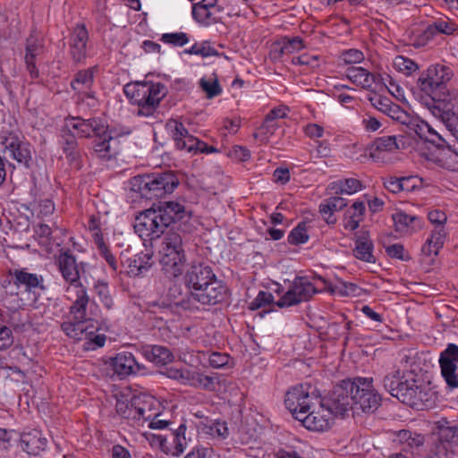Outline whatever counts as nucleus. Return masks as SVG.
<instances>
[{
  "label": "nucleus",
  "mask_w": 458,
  "mask_h": 458,
  "mask_svg": "<svg viewBox=\"0 0 458 458\" xmlns=\"http://www.w3.org/2000/svg\"><path fill=\"white\" fill-rule=\"evenodd\" d=\"M438 362L447 386L450 389L458 388V345L448 344L440 352Z\"/></svg>",
  "instance_id": "17"
},
{
  "label": "nucleus",
  "mask_w": 458,
  "mask_h": 458,
  "mask_svg": "<svg viewBox=\"0 0 458 458\" xmlns=\"http://www.w3.org/2000/svg\"><path fill=\"white\" fill-rule=\"evenodd\" d=\"M89 31L85 24H77L69 37V53L73 63L83 64L87 58Z\"/></svg>",
  "instance_id": "20"
},
{
  "label": "nucleus",
  "mask_w": 458,
  "mask_h": 458,
  "mask_svg": "<svg viewBox=\"0 0 458 458\" xmlns=\"http://www.w3.org/2000/svg\"><path fill=\"white\" fill-rule=\"evenodd\" d=\"M160 40L174 47H182L189 42V38L184 32L165 33Z\"/></svg>",
  "instance_id": "52"
},
{
  "label": "nucleus",
  "mask_w": 458,
  "mask_h": 458,
  "mask_svg": "<svg viewBox=\"0 0 458 458\" xmlns=\"http://www.w3.org/2000/svg\"><path fill=\"white\" fill-rule=\"evenodd\" d=\"M453 75V71L446 65H431L418 79V86L442 109H451L458 104V94L447 88Z\"/></svg>",
  "instance_id": "3"
},
{
  "label": "nucleus",
  "mask_w": 458,
  "mask_h": 458,
  "mask_svg": "<svg viewBox=\"0 0 458 458\" xmlns=\"http://www.w3.org/2000/svg\"><path fill=\"white\" fill-rule=\"evenodd\" d=\"M286 305V293L284 294L278 301H274V296L269 292L260 291L257 297L250 303L249 308L251 310H256L260 308L269 306H277L283 308Z\"/></svg>",
  "instance_id": "43"
},
{
  "label": "nucleus",
  "mask_w": 458,
  "mask_h": 458,
  "mask_svg": "<svg viewBox=\"0 0 458 458\" xmlns=\"http://www.w3.org/2000/svg\"><path fill=\"white\" fill-rule=\"evenodd\" d=\"M76 300L70 307V313L74 319H86L87 307L89 301L86 288L82 286L76 287Z\"/></svg>",
  "instance_id": "39"
},
{
  "label": "nucleus",
  "mask_w": 458,
  "mask_h": 458,
  "mask_svg": "<svg viewBox=\"0 0 458 458\" xmlns=\"http://www.w3.org/2000/svg\"><path fill=\"white\" fill-rule=\"evenodd\" d=\"M143 356L157 366H165L171 363L174 359V353L165 346L150 345L143 348Z\"/></svg>",
  "instance_id": "31"
},
{
  "label": "nucleus",
  "mask_w": 458,
  "mask_h": 458,
  "mask_svg": "<svg viewBox=\"0 0 458 458\" xmlns=\"http://www.w3.org/2000/svg\"><path fill=\"white\" fill-rule=\"evenodd\" d=\"M398 148L395 136L377 138L369 147V157L373 160L379 159L382 152H393Z\"/></svg>",
  "instance_id": "36"
},
{
  "label": "nucleus",
  "mask_w": 458,
  "mask_h": 458,
  "mask_svg": "<svg viewBox=\"0 0 458 458\" xmlns=\"http://www.w3.org/2000/svg\"><path fill=\"white\" fill-rule=\"evenodd\" d=\"M346 77L357 86L373 91L372 86L375 82V79L372 73L363 67L352 66L348 68L346 70Z\"/></svg>",
  "instance_id": "37"
},
{
  "label": "nucleus",
  "mask_w": 458,
  "mask_h": 458,
  "mask_svg": "<svg viewBox=\"0 0 458 458\" xmlns=\"http://www.w3.org/2000/svg\"><path fill=\"white\" fill-rule=\"evenodd\" d=\"M353 383L352 410L366 413L377 411L382 399L373 386V378L356 377L353 378Z\"/></svg>",
  "instance_id": "11"
},
{
  "label": "nucleus",
  "mask_w": 458,
  "mask_h": 458,
  "mask_svg": "<svg viewBox=\"0 0 458 458\" xmlns=\"http://www.w3.org/2000/svg\"><path fill=\"white\" fill-rule=\"evenodd\" d=\"M166 129L169 131L177 149L186 150L193 155L217 152L215 147L208 146L206 142L190 134L184 125L176 120H169L166 123Z\"/></svg>",
  "instance_id": "12"
},
{
  "label": "nucleus",
  "mask_w": 458,
  "mask_h": 458,
  "mask_svg": "<svg viewBox=\"0 0 458 458\" xmlns=\"http://www.w3.org/2000/svg\"><path fill=\"white\" fill-rule=\"evenodd\" d=\"M87 319H74L64 321L61 324L62 331L70 338L75 340H82L89 335H91L93 331H89V327L86 326Z\"/></svg>",
  "instance_id": "34"
},
{
  "label": "nucleus",
  "mask_w": 458,
  "mask_h": 458,
  "mask_svg": "<svg viewBox=\"0 0 458 458\" xmlns=\"http://www.w3.org/2000/svg\"><path fill=\"white\" fill-rule=\"evenodd\" d=\"M9 284H13L17 289L23 288L25 292L31 293L37 289L46 290L42 276L30 273L26 268H13L8 271Z\"/></svg>",
  "instance_id": "19"
},
{
  "label": "nucleus",
  "mask_w": 458,
  "mask_h": 458,
  "mask_svg": "<svg viewBox=\"0 0 458 458\" xmlns=\"http://www.w3.org/2000/svg\"><path fill=\"white\" fill-rule=\"evenodd\" d=\"M134 229L140 238L150 240L159 238L165 233L152 207L136 217Z\"/></svg>",
  "instance_id": "18"
},
{
  "label": "nucleus",
  "mask_w": 458,
  "mask_h": 458,
  "mask_svg": "<svg viewBox=\"0 0 458 458\" xmlns=\"http://www.w3.org/2000/svg\"><path fill=\"white\" fill-rule=\"evenodd\" d=\"M212 75L214 76L213 79L208 80L202 78L199 81V87L206 93L208 98H213L222 93V88L219 84L217 75L216 73Z\"/></svg>",
  "instance_id": "49"
},
{
  "label": "nucleus",
  "mask_w": 458,
  "mask_h": 458,
  "mask_svg": "<svg viewBox=\"0 0 458 458\" xmlns=\"http://www.w3.org/2000/svg\"><path fill=\"white\" fill-rule=\"evenodd\" d=\"M19 445L28 454L38 455L46 450L47 439L40 430L32 428L21 433Z\"/></svg>",
  "instance_id": "25"
},
{
  "label": "nucleus",
  "mask_w": 458,
  "mask_h": 458,
  "mask_svg": "<svg viewBox=\"0 0 458 458\" xmlns=\"http://www.w3.org/2000/svg\"><path fill=\"white\" fill-rule=\"evenodd\" d=\"M55 262L64 281L68 284L67 290L70 286H82L81 278L85 274L86 263L78 262L70 249H61L55 257Z\"/></svg>",
  "instance_id": "13"
},
{
  "label": "nucleus",
  "mask_w": 458,
  "mask_h": 458,
  "mask_svg": "<svg viewBox=\"0 0 458 458\" xmlns=\"http://www.w3.org/2000/svg\"><path fill=\"white\" fill-rule=\"evenodd\" d=\"M428 218L431 224L436 225H443L446 223L447 216L445 213L439 209H433L428 212Z\"/></svg>",
  "instance_id": "64"
},
{
  "label": "nucleus",
  "mask_w": 458,
  "mask_h": 458,
  "mask_svg": "<svg viewBox=\"0 0 458 458\" xmlns=\"http://www.w3.org/2000/svg\"><path fill=\"white\" fill-rule=\"evenodd\" d=\"M95 289L102 304L108 310L112 309L114 301L110 295L107 284L99 282L96 284Z\"/></svg>",
  "instance_id": "53"
},
{
  "label": "nucleus",
  "mask_w": 458,
  "mask_h": 458,
  "mask_svg": "<svg viewBox=\"0 0 458 458\" xmlns=\"http://www.w3.org/2000/svg\"><path fill=\"white\" fill-rule=\"evenodd\" d=\"M362 184L361 182L354 179L348 178L344 181H339L336 182H333L331 189L335 191V193H346V194H353L358 191L361 190Z\"/></svg>",
  "instance_id": "47"
},
{
  "label": "nucleus",
  "mask_w": 458,
  "mask_h": 458,
  "mask_svg": "<svg viewBox=\"0 0 458 458\" xmlns=\"http://www.w3.org/2000/svg\"><path fill=\"white\" fill-rule=\"evenodd\" d=\"M386 252L387 256L392 259H397L400 260L410 259L409 256H404V248L402 244L395 243L386 247Z\"/></svg>",
  "instance_id": "60"
},
{
  "label": "nucleus",
  "mask_w": 458,
  "mask_h": 458,
  "mask_svg": "<svg viewBox=\"0 0 458 458\" xmlns=\"http://www.w3.org/2000/svg\"><path fill=\"white\" fill-rule=\"evenodd\" d=\"M394 67L406 75H411L419 69L418 64L410 58L398 55L394 61Z\"/></svg>",
  "instance_id": "51"
},
{
  "label": "nucleus",
  "mask_w": 458,
  "mask_h": 458,
  "mask_svg": "<svg viewBox=\"0 0 458 458\" xmlns=\"http://www.w3.org/2000/svg\"><path fill=\"white\" fill-rule=\"evenodd\" d=\"M354 245L352 252L356 259L363 262L376 263V257L373 254L374 243L369 237V232H362L360 234L356 235Z\"/></svg>",
  "instance_id": "28"
},
{
  "label": "nucleus",
  "mask_w": 458,
  "mask_h": 458,
  "mask_svg": "<svg viewBox=\"0 0 458 458\" xmlns=\"http://www.w3.org/2000/svg\"><path fill=\"white\" fill-rule=\"evenodd\" d=\"M317 292L306 276H296L288 288V307L309 301Z\"/></svg>",
  "instance_id": "24"
},
{
  "label": "nucleus",
  "mask_w": 458,
  "mask_h": 458,
  "mask_svg": "<svg viewBox=\"0 0 458 458\" xmlns=\"http://www.w3.org/2000/svg\"><path fill=\"white\" fill-rule=\"evenodd\" d=\"M432 435L453 448L458 445V426L448 421L445 418L435 422Z\"/></svg>",
  "instance_id": "29"
},
{
  "label": "nucleus",
  "mask_w": 458,
  "mask_h": 458,
  "mask_svg": "<svg viewBox=\"0 0 458 458\" xmlns=\"http://www.w3.org/2000/svg\"><path fill=\"white\" fill-rule=\"evenodd\" d=\"M229 156L240 162L248 160L250 157V151L242 146H233L229 152Z\"/></svg>",
  "instance_id": "63"
},
{
  "label": "nucleus",
  "mask_w": 458,
  "mask_h": 458,
  "mask_svg": "<svg viewBox=\"0 0 458 458\" xmlns=\"http://www.w3.org/2000/svg\"><path fill=\"white\" fill-rule=\"evenodd\" d=\"M113 140L108 133V128L100 133L99 136H96L93 141V149L100 158L109 160L113 157L111 150L110 142Z\"/></svg>",
  "instance_id": "44"
},
{
  "label": "nucleus",
  "mask_w": 458,
  "mask_h": 458,
  "mask_svg": "<svg viewBox=\"0 0 458 458\" xmlns=\"http://www.w3.org/2000/svg\"><path fill=\"white\" fill-rule=\"evenodd\" d=\"M394 230L401 233H411L423 227V220L420 216L408 215L403 211H396L392 214Z\"/></svg>",
  "instance_id": "27"
},
{
  "label": "nucleus",
  "mask_w": 458,
  "mask_h": 458,
  "mask_svg": "<svg viewBox=\"0 0 458 458\" xmlns=\"http://www.w3.org/2000/svg\"><path fill=\"white\" fill-rule=\"evenodd\" d=\"M185 53L189 55H200L202 57L217 55L216 50L213 47L204 45L199 46L197 44L193 45L190 49H186Z\"/></svg>",
  "instance_id": "58"
},
{
  "label": "nucleus",
  "mask_w": 458,
  "mask_h": 458,
  "mask_svg": "<svg viewBox=\"0 0 458 458\" xmlns=\"http://www.w3.org/2000/svg\"><path fill=\"white\" fill-rule=\"evenodd\" d=\"M63 151L69 165L75 169H81L82 165L81 155L75 136L69 131L64 136Z\"/></svg>",
  "instance_id": "33"
},
{
  "label": "nucleus",
  "mask_w": 458,
  "mask_h": 458,
  "mask_svg": "<svg viewBox=\"0 0 458 458\" xmlns=\"http://www.w3.org/2000/svg\"><path fill=\"white\" fill-rule=\"evenodd\" d=\"M457 30V25L449 18H439L428 24L424 31L425 37L428 39L437 34L452 35Z\"/></svg>",
  "instance_id": "38"
},
{
  "label": "nucleus",
  "mask_w": 458,
  "mask_h": 458,
  "mask_svg": "<svg viewBox=\"0 0 458 458\" xmlns=\"http://www.w3.org/2000/svg\"><path fill=\"white\" fill-rule=\"evenodd\" d=\"M333 415H328L326 411L319 408V405L314 406L303 419V427L310 431L323 432L330 428Z\"/></svg>",
  "instance_id": "26"
},
{
  "label": "nucleus",
  "mask_w": 458,
  "mask_h": 458,
  "mask_svg": "<svg viewBox=\"0 0 458 458\" xmlns=\"http://www.w3.org/2000/svg\"><path fill=\"white\" fill-rule=\"evenodd\" d=\"M215 275L211 267L203 263L192 265L186 272L184 284L189 292H198L211 280H214Z\"/></svg>",
  "instance_id": "21"
},
{
  "label": "nucleus",
  "mask_w": 458,
  "mask_h": 458,
  "mask_svg": "<svg viewBox=\"0 0 458 458\" xmlns=\"http://www.w3.org/2000/svg\"><path fill=\"white\" fill-rule=\"evenodd\" d=\"M229 360L228 354L214 352L208 357V363L212 368L221 369L228 364Z\"/></svg>",
  "instance_id": "56"
},
{
  "label": "nucleus",
  "mask_w": 458,
  "mask_h": 458,
  "mask_svg": "<svg viewBox=\"0 0 458 458\" xmlns=\"http://www.w3.org/2000/svg\"><path fill=\"white\" fill-rule=\"evenodd\" d=\"M152 255L149 253L140 252L129 259V270L127 273L133 276L144 275L151 267Z\"/></svg>",
  "instance_id": "40"
},
{
  "label": "nucleus",
  "mask_w": 458,
  "mask_h": 458,
  "mask_svg": "<svg viewBox=\"0 0 458 458\" xmlns=\"http://www.w3.org/2000/svg\"><path fill=\"white\" fill-rule=\"evenodd\" d=\"M186 425L181 424L176 429L170 428L165 435H152L151 444L166 454L179 455L187 446Z\"/></svg>",
  "instance_id": "14"
},
{
  "label": "nucleus",
  "mask_w": 458,
  "mask_h": 458,
  "mask_svg": "<svg viewBox=\"0 0 458 458\" xmlns=\"http://www.w3.org/2000/svg\"><path fill=\"white\" fill-rule=\"evenodd\" d=\"M123 92L131 104L136 105L138 116L155 117L161 100L167 95V87L161 82L137 81L123 87Z\"/></svg>",
  "instance_id": "4"
},
{
  "label": "nucleus",
  "mask_w": 458,
  "mask_h": 458,
  "mask_svg": "<svg viewBox=\"0 0 458 458\" xmlns=\"http://www.w3.org/2000/svg\"><path fill=\"white\" fill-rule=\"evenodd\" d=\"M179 181L171 171L134 176L131 181V191L148 200L161 199L172 193Z\"/></svg>",
  "instance_id": "5"
},
{
  "label": "nucleus",
  "mask_w": 458,
  "mask_h": 458,
  "mask_svg": "<svg viewBox=\"0 0 458 458\" xmlns=\"http://www.w3.org/2000/svg\"><path fill=\"white\" fill-rule=\"evenodd\" d=\"M25 59L27 60H36L38 55H40L44 51V45L42 40L35 38L30 35L26 39V47H25Z\"/></svg>",
  "instance_id": "50"
},
{
  "label": "nucleus",
  "mask_w": 458,
  "mask_h": 458,
  "mask_svg": "<svg viewBox=\"0 0 458 458\" xmlns=\"http://www.w3.org/2000/svg\"><path fill=\"white\" fill-rule=\"evenodd\" d=\"M219 384L220 380L217 374L205 375L203 373L191 371L190 386L207 391H215Z\"/></svg>",
  "instance_id": "42"
},
{
  "label": "nucleus",
  "mask_w": 458,
  "mask_h": 458,
  "mask_svg": "<svg viewBox=\"0 0 458 458\" xmlns=\"http://www.w3.org/2000/svg\"><path fill=\"white\" fill-rule=\"evenodd\" d=\"M341 57L344 64H359L364 59V55L358 49H349L342 53Z\"/></svg>",
  "instance_id": "57"
},
{
  "label": "nucleus",
  "mask_w": 458,
  "mask_h": 458,
  "mask_svg": "<svg viewBox=\"0 0 458 458\" xmlns=\"http://www.w3.org/2000/svg\"><path fill=\"white\" fill-rule=\"evenodd\" d=\"M229 290L216 276L198 292H188L178 305L185 310H197L199 305H216L228 298Z\"/></svg>",
  "instance_id": "7"
},
{
  "label": "nucleus",
  "mask_w": 458,
  "mask_h": 458,
  "mask_svg": "<svg viewBox=\"0 0 458 458\" xmlns=\"http://www.w3.org/2000/svg\"><path fill=\"white\" fill-rule=\"evenodd\" d=\"M353 379L346 378L335 385L327 396H318L319 408L328 415H344L346 411L352 410L353 403Z\"/></svg>",
  "instance_id": "9"
},
{
  "label": "nucleus",
  "mask_w": 458,
  "mask_h": 458,
  "mask_svg": "<svg viewBox=\"0 0 458 458\" xmlns=\"http://www.w3.org/2000/svg\"><path fill=\"white\" fill-rule=\"evenodd\" d=\"M447 233L443 225H436L431 232L430 237L422 247L424 254L430 256L437 255L439 250L443 248L446 239Z\"/></svg>",
  "instance_id": "35"
},
{
  "label": "nucleus",
  "mask_w": 458,
  "mask_h": 458,
  "mask_svg": "<svg viewBox=\"0 0 458 458\" xmlns=\"http://www.w3.org/2000/svg\"><path fill=\"white\" fill-rule=\"evenodd\" d=\"M155 208L158 222L164 232L171 227L169 232L187 233L191 230V210L187 209L184 205L176 201H157L152 204Z\"/></svg>",
  "instance_id": "6"
},
{
  "label": "nucleus",
  "mask_w": 458,
  "mask_h": 458,
  "mask_svg": "<svg viewBox=\"0 0 458 458\" xmlns=\"http://www.w3.org/2000/svg\"><path fill=\"white\" fill-rule=\"evenodd\" d=\"M372 106L378 111L384 113L394 120L403 121V117L407 118V114L396 104H394L389 98L382 97H375L369 98Z\"/></svg>",
  "instance_id": "32"
},
{
  "label": "nucleus",
  "mask_w": 458,
  "mask_h": 458,
  "mask_svg": "<svg viewBox=\"0 0 458 458\" xmlns=\"http://www.w3.org/2000/svg\"><path fill=\"white\" fill-rule=\"evenodd\" d=\"M1 144L4 146V151L9 152L11 157L19 164L23 165L26 168L30 167L32 147L29 142L22 140L13 131H5L1 135Z\"/></svg>",
  "instance_id": "15"
},
{
  "label": "nucleus",
  "mask_w": 458,
  "mask_h": 458,
  "mask_svg": "<svg viewBox=\"0 0 458 458\" xmlns=\"http://www.w3.org/2000/svg\"><path fill=\"white\" fill-rule=\"evenodd\" d=\"M96 67H90L77 72L71 81V88L76 93L83 89H90L94 84V72Z\"/></svg>",
  "instance_id": "41"
},
{
  "label": "nucleus",
  "mask_w": 458,
  "mask_h": 458,
  "mask_svg": "<svg viewBox=\"0 0 458 458\" xmlns=\"http://www.w3.org/2000/svg\"><path fill=\"white\" fill-rule=\"evenodd\" d=\"M111 366L115 374L125 377L137 373H145L146 367L139 363L133 354L129 352H122L111 359Z\"/></svg>",
  "instance_id": "23"
},
{
  "label": "nucleus",
  "mask_w": 458,
  "mask_h": 458,
  "mask_svg": "<svg viewBox=\"0 0 458 458\" xmlns=\"http://www.w3.org/2000/svg\"><path fill=\"white\" fill-rule=\"evenodd\" d=\"M338 289L344 296H358L360 294V287L353 283L341 281Z\"/></svg>",
  "instance_id": "61"
},
{
  "label": "nucleus",
  "mask_w": 458,
  "mask_h": 458,
  "mask_svg": "<svg viewBox=\"0 0 458 458\" xmlns=\"http://www.w3.org/2000/svg\"><path fill=\"white\" fill-rule=\"evenodd\" d=\"M192 17L196 21L205 26H209L219 21V18L214 15L210 8L200 4H193Z\"/></svg>",
  "instance_id": "46"
},
{
  "label": "nucleus",
  "mask_w": 458,
  "mask_h": 458,
  "mask_svg": "<svg viewBox=\"0 0 458 458\" xmlns=\"http://www.w3.org/2000/svg\"><path fill=\"white\" fill-rule=\"evenodd\" d=\"M362 217H359L355 212L347 210L344 215V227L346 230L354 231L360 226Z\"/></svg>",
  "instance_id": "59"
},
{
  "label": "nucleus",
  "mask_w": 458,
  "mask_h": 458,
  "mask_svg": "<svg viewBox=\"0 0 458 458\" xmlns=\"http://www.w3.org/2000/svg\"><path fill=\"white\" fill-rule=\"evenodd\" d=\"M418 352L414 349L403 350L400 352V363L403 371L399 369L387 373L382 380L383 386L392 396L412 408H419L424 402L426 393L418 384L416 370Z\"/></svg>",
  "instance_id": "1"
},
{
  "label": "nucleus",
  "mask_w": 458,
  "mask_h": 458,
  "mask_svg": "<svg viewBox=\"0 0 458 458\" xmlns=\"http://www.w3.org/2000/svg\"><path fill=\"white\" fill-rule=\"evenodd\" d=\"M430 458H452L454 454V448L447 445L445 442L440 441L438 437L432 435V441L429 447Z\"/></svg>",
  "instance_id": "45"
},
{
  "label": "nucleus",
  "mask_w": 458,
  "mask_h": 458,
  "mask_svg": "<svg viewBox=\"0 0 458 458\" xmlns=\"http://www.w3.org/2000/svg\"><path fill=\"white\" fill-rule=\"evenodd\" d=\"M165 375L172 379H175L182 384L190 385L191 370L187 369L169 368L165 371Z\"/></svg>",
  "instance_id": "54"
},
{
  "label": "nucleus",
  "mask_w": 458,
  "mask_h": 458,
  "mask_svg": "<svg viewBox=\"0 0 458 458\" xmlns=\"http://www.w3.org/2000/svg\"><path fill=\"white\" fill-rule=\"evenodd\" d=\"M186 233L168 232L163 239L159 249V261L165 273L177 276L186 261L182 240Z\"/></svg>",
  "instance_id": "8"
},
{
  "label": "nucleus",
  "mask_w": 458,
  "mask_h": 458,
  "mask_svg": "<svg viewBox=\"0 0 458 458\" xmlns=\"http://www.w3.org/2000/svg\"><path fill=\"white\" fill-rule=\"evenodd\" d=\"M311 389L310 384H298L288 390V411L302 426L304 417L318 405V396Z\"/></svg>",
  "instance_id": "10"
},
{
  "label": "nucleus",
  "mask_w": 458,
  "mask_h": 458,
  "mask_svg": "<svg viewBox=\"0 0 458 458\" xmlns=\"http://www.w3.org/2000/svg\"><path fill=\"white\" fill-rule=\"evenodd\" d=\"M286 116L285 108L283 106L273 108L265 117L262 125L259 128L258 132L254 134L257 138L259 135L262 136V140H267L269 135L275 133L278 128V119Z\"/></svg>",
  "instance_id": "30"
},
{
  "label": "nucleus",
  "mask_w": 458,
  "mask_h": 458,
  "mask_svg": "<svg viewBox=\"0 0 458 458\" xmlns=\"http://www.w3.org/2000/svg\"><path fill=\"white\" fill-rule=\"evenodd\" d=\"M437 112L445 126V131L438 132L428 123L419 120H411L407 127L413 131L420 139L435 146L437 149L448 151L458 156V114L451 109H442V106H436Z\"/></svg>",
  "instance_id": "2"
},
{
  "label": "nucleus",
  "mask_w": 458,
  "mask_h": 458,
  "mask_svg": "<svg viewBox=\"0 0 458 458\" xmlns=\"http://www.w3.org/2000/svg\"><path fill=\"white\" fill-rule=\"evenodd\" d=\"M308 222L301 221L291 231L288 235V242L293 245L305 243L309 241Z\"/></svg>",
  "instance_id": "48"
},
{
  "label": "nucleus",
  "mask_w": 458,
  "mask_h": 458,
  "mask_svg": "<svg viewBox=\"0 0 458 458\" xmlns=\"http://www.w3.org/2000/svg\"><path fill=\"white\" fill-rule=\"evenodd\" d=\"M35 235L44 243H50L52 240V228L43 223H39L34 226Z\"/></svg>",
  "instance_id": "55"
},
{
  "label": "nucleus",
  "mask_w": 458,
  "mask_h": 458,
  "mask_svg": "<svg viewBox=\"0 0 458 458\" xmlns=\"http://www.w3.org/2000/svg\"><path fill=\"white\" fill-rule=\"evenodd\" d=\"M71 121V127L77 131L78 134L83 138H91L103 134L107 129V123L100 117H91L89 119L81 116H71L66 119Z\"/></svg>",
  "instance_id": "22"
},
{
  "label": "nucleus",
  "mask_w": 458,
  "mask_h": 458,
  "mask_svg": "<svg viewBox=\"0 0 458 458\" xmlns=\"http://www.w3.org/2000/svg\"><path fill=\"white\" fill-rule=\"evenodd\" d=\"M115 410L118 415L128 420L139 421L151 418V404L145 397L133 395L130 401L118 399Z\"/></svg>",
  "instance_id": "16"
},
{
  "label": "nucleus",
  "mask_w": 458,
  "mask_h": 458,
  "mask_svg": "<svg viewBox=\"0 0 458 458\" xmlns=\"http://www.w3.org/2000/svg\"><path fill=\"white\" fill-rule=\"evenodd\" d=\"M319 212L323 216L325 221L327 225H334L336 222V219L333 216L334 210L331 207L330 202L328 199H325L320 205H319Z\"/></svg>",
  "instance_id": "62"
}]
</instances>
